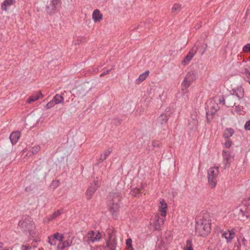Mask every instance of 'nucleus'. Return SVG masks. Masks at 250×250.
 <instances>
[{
  "mask_svg": "<svg viewBox=\"0 0 250 250\" xmlns=\"http://www.w3.org/2000/svg\"><path fill=\"white\" fill-rule=\"evenodd\" d=\"M168 117L165 114H162L157 119V124L160 125H166L167 123Z\"/></svg>",
  "mask_w": 250,
  "mask_h": 250,
  "instance_id": "a211bd4d",
  "label": "nucleus"
},
{
  "mask_svg": "<svg viewBox=\"0 0 250 250\" xmlns=\"http://www.w3.org/2000/svg\"><path fill=\"white\" fill-rule=\"evenodd\" d=\"M15 2L14 0H5L1 5V9L2 10L7 11V7L12 5Z\"/></svg>",
  "mask_w": 250,
  "mask_h": 250,
  "instance_id": "412c9836",
  "label": "nucleus"
},
{
  "mask_svg": "<svg viewBox=\"0 0 250 250\" xmlns=\"http://www.w3.org/2000/svg\"><path fill=\"white\" fill-rule=\"evenodd\" d=\"M53 238L54 237L52 235L48 237V242L51 245H56V240Z\"/></svg>",
  "mask_w": 250,
  "mask_h": 250,
  "instance_id": "473e14b6",
  "label": "nucleus"
},
{
  "mask_svg": "<svg viewBox=\"0 0 250 250\" xmlns=\"http://www.w3.org/2000/svg\"><path fill=\"white\" fill-rule=\"evenodd\" d=\"M101 238V234L99 232L91 231L88 232L84 237L85 240L88 243L95 242L99 241Z\"/></svg>",
  "mask_w": 250,
  "mask_h": 250,
  "instance_id": "0eeeda50",
  "label": "nucleus"
},
{
  "mask_svg": "<svg viewBox=\"0 0 250 250\" xmlns=\"http://www.w3.org/2000/svg\"><path fill=\"white\" fill-rule=\"evenodd\" d=\"M148 75H149V71H146V72L142 73V74H141L139 76V77L137 80V81H139V83L143 82L147 78V77L148 76Z\"/></svg>",
  "mask_w": 250,
  "mask_h": 250,
  "instance_id": "cd10ccee",
  "label": "nucleus"
},
{
  "mask_svg": "<svg viewBox=\"0 0 250 250\" xmlns=\"http://www.w3.org/2000/svg\"><path fill=\"white\" fill-rule=\"evenodd\" d=\"M245 128L246 130H250V120L246 123L245 125Z\"/></svg>",
  "mask_w": 250,
  "mask_h": 250,
  "instance_id": "58836bf2",
  "label": "nucleus"
},
{
  "mask_svg": "<svg viewBox=\"0 0 250 250\" xmlns=\"http://www.w3.org/2000/svg\"><path fill=\"white\" fill-rule=\"evenodd\" d=\"M223 164L225 167L229 165L233 160V155L228 151L223 150Z\"/></svg>",
  "mask_w": 250,
  "mask_h": 250,
  "instance_id": "1a4fd4ad",
  "label": "nucleus"
},
{
  "mask_svg": "<svg viewBox=\"0 0 250 250\" xmlns=\"http://www.w3.org/2000/svg\"><path fill=\"white\" fill-rule=\"evenodd\" d=\"M110 153L111 151L109 149L105 150L102 154H101L99 160V162H101L105 160Z\"/></svg>",
  "mask_w": 250,
  "mask_h": 250,
  "instance_id": "393cba45",
  "label": "nucleus"
},
{
  "mask_svg": "<svg viewBox=\"0 0 250 250\" xmlns=\"http://www.w3.org/2000/svg\"><path fill=\"white\" fill-rule=\"evenodd\" d=\"M56 104L62 103L63 102V97L59 94H56L52 99Z\"/></svg>",
  "mask_w": 250,
  "mask_h": 250,
  "instance_id": "b1692460",
  "label": "nucleus"
},
{
  "mask_svg": "<svg viewBox=\"0 0 250 250\" xmlns=\"http://www.w3.org/2000/svg\"><path fill=\"white\" fill-rule=\"evenodd\" d=\"M72 240H67L63 241L60 242L59 244L57 246L58 250H63L66 247H68L72 245Z\"/></svg>",
  "mask_w": 250,
  "mask_h": 250,
  "instance_id": "dca6fc26",
  "label": "nucleus"
},
{
  "mask_svg": "<svg viewBox=\"0 0 250 250\" xmlns=\"http://www.w3.org/2000/svg\"><path fill=\"white\" fill-rule=\"evenodd\" d=\"M126 245L127 247L128 250H133V248L132 245V240L130 238H128L126 241Z\"/></svg>",
  "mask_w": 250,
  "mask_h": 250,
  "instance_id": "2f4dec72",
  "label": "nucleus"
},
{
  "mask_svg": "<svg viewBox=\"0 0 250 250\" xmlns=\"http://www.w3.org/2000/svg\"><path fill=\"white\" fill-rule=\"evenodd\" d=\"M249 83H250V82H249Z\"/></svg>",
  "mask_w": 250,
  "mask_h": 250,
  "instance_id": "49530a36",
  "label": "nucleus"
},
{
  "mask_svg": "<svg viewBox=\"0 0 250 250\" xmlns=\"http://www.w3.org/2000/svg\"><path fill=\"white\" fill-rule=\"evenodd\" d=\"M222 236L226 239L228 242H231L232 239L234 237L235 233L233 230H229L224 232L222 234Z\"/></svg>",
  "mask_w": 250,
  "mask_h": 250,
  "instance_id": "2eb2a0df",
  "label": "nucleus"
},
{
  "mask_svg": "<svg viewBox=\"0 0 250 250\" xmlns=\"http://www.w3.org/2000/svg\"><path fill=\"white\" fill-rule=\"evenodd\" d=\"M40 149V147L38 146H36L33 147L31 149V151L33 154H36Z\"/></svg>",
  "mask_w": 250,
  "mask_h": 250,
  "instance_id": "f704fd0d",
  "label": "nucleus"
},
{
  "mask_svg": "<svg viewBox=\"0 0 250 250\" xmlns=\"http://www.w3.org/2000/svg\"><path fill=\"white\" fill-rule=\"evenodd\" d=\"M198 125V121L195 118H192L191 120L189 121L188 124V127L189 129L190 130H193L195 129Z\"/></svg>",
  "mask_w": 250,
  "mask_h": 250,
  "instance_id": "aec40b11",
  "label": "nucleus"
},
{
  "mask_svg": "<svg viewBox=\"0 0 250 250\" xmlns=\"http://www.w3.org/2000/svg\"><path fill=\"white\" fill-rule=\"evenodd\" d=\"M233 97H231L229 98V100H233Z\"/></svg>",
  "mask_w": 250,
  "mask_h": 250,
  "instance_id": "a18cd8bd",
  "label": "nucleus"
},
{
  "mask_svg": "<svg viewBox=\"0 0 250 250\" xmlns=\"http://www.w3.org/2000/svg\"><path fill=\"white\" fill-rule=\"evenodd\" d=\"M121 195L118 191L111 192L108 198V205L111 212H117L121 204Z\"/></svg>",
  "mask_w": 250,
  "mask_h": 250,
  "instance_id": "f03ea898",
  "label": "nucleus"
},
{
  "mask_svg": "<svg viewBox=\"0 0 250 250\" xmlns=\"http://www.w3.org/2000/svg\"><path fill=\"white\" fill-rule=\"evenodd\" d=\"M241 64L244 67L246 74L250 75V61L243 62Z\"/></svg>",
  "mask_w": 250,
  "mask_h": 250,
  "instance_id": "5701e85b",
  "label": "nucleus"
},
{
  "mask_svg": "<svg viewBox=\"0 0 250 250\" xmlns=\"http://www.w3.org/2000/svg\"><path fill=\"white\" fill-rule=\"evenodd\" d=\"M61 5V1L59 0H52L50 1L47 6V11L51 14L54 13Z\"/></svg>",
  "mask_w": 250,
  "mask_h": 250,
  "instance_id": "6e6552de",
  "label": "nucleus"
},
{
  "mask_svg": "<svg viewBox=\"0 0 250 250\" xmlns=\"http://www.w3.org/2000/svg\"><path fill=\"white\" fill-rule=\"evenodd\" d=\"M56 104H55L54 102L52 100L49 103H48L46 105V108L47 109H49L52 107H53Z\"/></svg>",
  "mask_w": 250,
  "mask_h": 250,
  "instance_id": "72a5a7b5",
  "label": "nucleus"
},
{
  "mask_svg": "<svg viewBox=\"0 0 250 250\" xmlns=\"http://www.w3.org/2000/svg\"><path fill=\"white\" fill-rule=\"evenodd\" d=\"M195 79V75L193 73H188L185 76V79L182 83V90H186L190 86L192 82L194 81Z\"/></svg>",
  "mask_w": 250,
  "mask_h": 250,
  "instance_id": "423d86ee",
  "label": "nucleus"
},
{
  "mask_svg": "<svg viewBox=\"0 0 250 250\" xmlns=\"http://www.w3.org/2000/svg\"><path fill=\"white\" fill-rule=\"evenodd\" d=\"M20 133L19 131L13 132L10 136V139L12 144H15L19 139Z\"/></svg>",
  "mask_w": 250,
  "mask_h": 250,
  "instance_id": "f3484780",
  "label": "nucleus"
},
{
  "mask_svg": "<svg viewBox=\"0 0 250 250\" xmlns=\"http://www.w3.org/2000/svg\"><path fill=\"white\" fill-rule=\"evenodd\" d=\"M167 209V204L165 201L162 200L160 202V206H159V212L161 216H166Z\"/></svg>",
  "mask_w": 250,
  "mask_h": 250,
  "instance_id": "f8f14e48",
  "label": "nucleus"
},
{
  "mask_svg": "<svg viewBox=\"0 0 250 250\" xmlns=\"http://www.w3.org/2000/svg\"><path fill=\"white\" fill-rule=\"evenodd\" d=\"M117 242L115 237L110 234L109 240L106 242V247L108 248V250H116Z\"/></svg>",
  "mask_w": 250,
  "mask_h": 250,
  "instance_id": "9b49d317",
  "label": "nucleus"
},
{
  "mask_svg": "<svg viewBox=\"0 0 250 250\" xmlns=\"http://www.w3.org/2000/svg\"><path fill=\"white\" fill-rule=\"evenodd\" d=\"M54 237L53 239L58 240L59 242L62 241L63 240V235L59 233H56L52 235Z\"/></svg>",
  "mask_w": 250,
  "mask_h": 250,
  "instance_id": "c756f323",
  "label": "nucleus"
},
{
  "mask_svg": "<svg viewBox=\"0 0 250 250\" xmlns=\"http://www.w3.org/2000/svg\"><path fill=\"white\" fill-rule=\"evenodd\" d=\"M233 214L236 219L245 221L250 218V214L248 208L245 206H240L232 210Z\"/></svg>",
  "mask_w": 250,
  "mask_h": 250,
  "instance_id": "7ed1b4c3",
  "label": "nucleus"
},
{
  "mask_svg": "<svg viewBox=\"0 0 250 250\" xmlns=\"http://www.w3.org/2000/svg\"><path fill=\"white\" fill-rule=\"evenodd\" d=\"M42 94L41 92H39L37 93H36L32 96H31L27 100V103L28 104H31L38 99H39L42 96Z\"/></svg>",
  "mask_w": 250,
  "mask_h": 250,
  "instance_id": "6ab92c4d",
  "label": "nucleus"
},
{
  "mask_svg": "<svg viewBox=\"0 0 250 250\" xmlns=\"http://www.w3.org/2000/svg\"><path fill=\"white\" fill-rule=\"evenodd\" d=\"M232 142L229 139H227L226 142L225 143V146L226 148H229L231 146Z\"/></svg>",
  "mask_w": 250,
  "mask_h": 250,
  "instance_id": "e433bc0d",
  "label": "nucleus"
},
{
  "mask_svg": "<svg viewBox=\"0 0 250 250\" xmlns=\"http://www.w3.org/2000/svg\"><path fill=\"white\" fill-rule=\"evenodd\" d=\"M196 52L197 49L192 48L185 57L184 59L182 61L181 64L184 66L188 65L190 62Z\"/></svg>",
  "mask_w": 250,
  "mask_h": 250,
  "instance_id": "9d476101",
  "label": "nucleus"
},
{
  "mask_svg": "<svg viewBox=\"0 0 250 250\" xmlns=\"http://www.w3.org/2000/svg\"><path fill=\"white\" fill-rule=\"evenodd\" d=\"M165 218V216H161L159 213L156 214L151 219L150 224L155 229H160L164 224Z\"/></svg>",
  "mask_w": 250,
  "mask_h": 250,
  "instance_id": "39448f33",
  "label": "nucleus"
},
{
  "mask_svg": "<svg viewBox=\"0 0 250 250\" xmlns=\"http://www.w3.org/2000/svg\"><path fill=\"white\" fill-rule=\"evenodd\" d=\"M22 250H30V249H31L30 247L27 246H23L22 247Z\"/></svg>",
  "mask_w": 250,
  "mask_h": 250,
  "instance_id": "ea45409f",
  "label": "nucleus"
},
{
  "mask_svg": "<svg viewBox=\"0 0 250 250\" xmlns=\"http://www.w3.org/2000/svg\"><path fill=\"white\" fill-rule=\"evenodd\" d=\"M228 104H229V106H232L233 105H234V103H229Z\"/></svg>",
  "mask_w": 250,
  "mask_h": 250,
  "instance_id": "c03bdc74",
  "label": "nucleus"
},
{
  "mask_svg": "<svg viewBox=\"0 0 250 250\" xmlns=\"http://www.w3.org/2000/svg\"><path fill=\"white\" fill-rule=\"evenodd\" d=\"M190 245H191V242H189V241H188L187 242V246H189V247L188 248V250H193L191 247H190Z\"/></svg>",
  "mask_w": 250,
  "mask_h": 250,
  "instance_id": "a19ab883",
  "label": "nucleus"
},
{
  "mask_svg": "<svg viewBox=\"0 0 250 250\" xmlns=\"http://www.w3.org/2000/svg\"><path fill=\"white\" fill-rule=\"evenodd\" d=\"M211 104H212V105L210 107L212 109L211 113L213 114L218 110L219 107L217 104L215 103L214 102H211Z\"/></svg>",
  "mask_w": 250,
  "mask_h": 250,
  "instance_id": "7c9ffc66",
  "label": "nucleus"
},
{
  "mask_svg": "<svg viewBox=\"0 0 250 250\" xmlns=\"http://www.w3.org/2000/svg\"><path fill=\"white\" fill-rule=\"evenodd\" d=\"M234 133L233 130L231 128L226 129L224 133V137L226 139H229V137L232 136Z\"/></svg>",
  "mask_w": 250,
  "mask_h": 250,
  "instance_id": "a878e982",
  "label": "nucleus"
},
{
  "mask_svg": "<svg viewBox=\"0 0 250 250\" xmlns=\"http://www.w3.org/2000/svg\"><path fill=\"white\" fill-rule=\"evenodd\" d=\"M109 70H107L106 72L102 73L101 75V76L104 75H105V74H107L109 73Z\"/></svg>",
  "mask_w": 250,
  "mask_h": 250,
  "instance_id": "37998d69",
  "label": "nucleus"
},
{
  "mask_svg": "<svg viewBox=\"0 0 250 250\" xmlns=\"http://www.w3.org/2000/svg\"><path fill=\"white\" fill-rule=\"evenodd\" d=\"M210 221L206 216H200L196 221L195 230L198 235H207L210 232Z\"/></svg>",
  "mask_w": 250,
  "mask_h": 250,
  "instance_id": "f257e3e1",
  "label": "nucleus"
},
{
  "mask_svg": "<svg viewBox=\"0 0 250 250\" xmlns=\"http://www.w3.org/2000/svg\"><path fill=\"white\" fill-rule=\"evenodd\" d=\"M182 9V5L179 3H175L171 8V12L174 14H177L181 11Z\"/></svg>",
  "mask_w": 250,
  "mask_h": 250,
  "instance_id": "4be33fe9",
  "label": "nucleus"
},
{
  "mask_svg": "<svg viewBox=\"0 0 250 250\" xmlns=\"http://www.w3.org/2000/svg\"><path fill=\"white\" fill-rule=\"evenodd\" d=\"M92 19L94 22H98L103 19V15L98 9L94 10L92 13Z\"/></svg>",
  "mask_w": 250,
  "mask_h": 250,
  "instance_id": "4468645a",
  "label": "nucleus"
},
{
  "mask_svg": "<svg viewBox=\"0 0 250 250\" xmlns=\"http://www.w3.org/2000/svg\"><path fill=\"white\" fill-rule=\"evenodd\" d=\"M62 209H59L56 211H55L52 215H51L48 219L49 220H52L53 219H54L59 216L62 213Z\"/></svg>",
  "mask_w": 250,
  "mask_h": 250,
  "instance_id": "bb28decb",
  "label": "nucleus"
},
{
  "mask_svg": "<svg viewBox=\"0 0 250 250\" xmlns=\"http://www.w3.org/2000/svg\"><path fill=\"white\" fill-rule=\"evenodd\" d=\"M144 188L143 185H141L140 188H136L132 189L131 191V194L132 196H136L140 193L141 190Z\"/></svg>",
  "mask_w": 250,
  "mask_h": 250,
  "instance_id": "c85d7f7f",
  "label": "nucleus"
},
{
  "mask_svg": "<svg viewBox=\"0 0 250 250\" xmlns=\"http://www.w3.org/2000/svg\"><path fill=\"white\" fill-rule=\"evenodd\" d=\"M164 243L162 241H160L157 244V247L159 248V250H162V247L164 248Z\"/></svg>",
  "mask_w": 250,
  "mask_h": 250,
  "instance_id": "4c0bfd02",
  "label": "nucleus"
},
{
  "mask_svg": "<svg viewBox=\"0 0 250 250\" xmlns=\"http://www.w3.org/2000/svg\"><path fill=\"white\" fill-rule=\"evenodd\" d=\"M243 95H244L243 91H242V92L241 93V94L240 95H239L237 93L236 94V95L238 97V98L239 99L241 98L242 97H243Z\"/></svg>",
  "mask_w": 250,
  "mask_h": 250,
  "instance_id": "79ce46f5",
  "label": "nucleus"
},
{
  "mask_svg": "<svg viewBox=\"0 0 250 250\" xmlns=\"http://www.w3.org/2000/svg\"><path fill=\"white\" fill-rule=\"evenodd\" d=\"M97 186L95 183H92L90 184L86 191V195L88 199L91 198L92 196L97 190Z\"/></svg>",
  "mask_w": 250,
  "mask_h": 250,
  "instance_id": "ddd939ff",
  "label": "nucleus"
},
{
  "mask_svg": "<svg viewBox=\"0 0 250 250\" xmlns=\"http://www.w3.org/2000/svg\"><path fill=\"white\" fill-rule=\"evenodd\" d=\"M243 50L245 52H250V43H248L245 45L243 47Z\"/></svg>",
  "mask_w": 250,
  "mask_h": 250,
  "instance_id": "c9c22d12",
  "label": "nucleus"
},
{
  "mask_svg": "<svg viewBox=\"0 0 250 250\" xmlns=\"http://www.w3.org/2000/svg\"><path fill=\"white\" fill-rule=\"evenodd\" d=\"M219 171L218 167H210L208 171V179L209 186L213 188L217 184V178L219 174Z\"/></svg>",
  "mask_w": 250,
  "mask_h": 250,
  "instance_id": "20e7f679",
  "label": "nucleus"
}]
</instances>
